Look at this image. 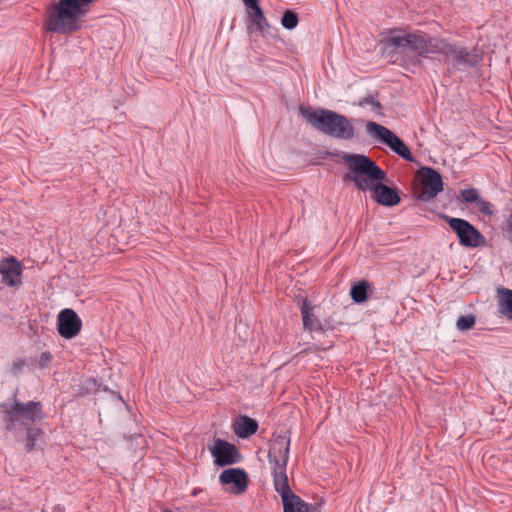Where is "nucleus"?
Wrapping results in <instances>:
<instances>
[{"label": "nucleus", "instance_id": "obj_1", "mask_svg": "<svg viewBox=\"0 0 512 512\" xmlns=\"http://www.w3.org/2000/svg\"><path fill=\"white\" fill-rule=\"evenodd\" d=\"M383 47L390 62L404 68L419 65L420 58L430 54L444 56L459 71L475 68L483 59V53L477 47L469 49L444 38L430 37L423 31L393 29L383 41Z\"/></svg>", "mask_w": 512, "mask_h": 512}, {"label": "nucleus", "instance_id": "obj_2", "mask_svg": "<svg viewBox=\"0 0 512 512\" xmlns=\"http://www.w3.org/2000/svg\"><path fill=\"white\" fill-rule=\"evenodd\" d=\"M343 159L348 165L345 182H353L360 191H370L372 199L382 206L392 207L400 203L397 190L383 184L387 175L376 162L362 154H345Z\"/></svg>", "mask_w": 512, "mask_h": 512}, {"label": "nucleus", "instance_id": "obj_3", "mask_svg": "<svg viewBox=\"0 0 512 512\" xmlns=\"http://www.w3.org/2000/svg\"><path fill=\"white\" fill-rule=\"evenodd\" d=\"M96 0H59L47 12L45 28L58 34H71L81 29L80 22Z\"/></svg>", "mask_w": 512, "mask_h": 512}, {"label": "nucleus", "instance_id": "obj_4", "mask_svg": "<svg viewBox=\"0 0 512 512\" xmlns=\"http://www.w3.org/2000/svg\"><path fill=\"white\" fill-rule=\"evenodd\" d=\"M300 112L314 129L324 135L346 141L355 137L352 121L345 115L322 108L313 110L301 107Z\"/></svg>", "mask_w": 512, "mask_h": 512}, {"label": "nucleus", "instance_id": "obj_5", "mask_svg": "<svg viewBox=\"0 0 512 512\" xmlns=\"http://www.w3.org/2000/svg\"><path fill=\"white\" fill-rule=\"evenodd\" d=\"M290 435L286 431L276 436L268 450V463L273 476V484L276 491L289 486L287 477V464L290 452Z\"/></svg>", "mask_w": 512, "mask_h": 512}, {"label": "nucleus", "instance_id": "obj_6", "mask_svg": "<svg viewBox=\"0 0 512 512\" xmlns=\"http://www.w3.org/2000/svg\"><path fill=\"white\" fill-rule=\"evenodd\" d=\"M3 421L7 430L12 431L18 427H29L42 419V404L37 401L23 403L17 399L11 405L4 404Z\"/></svg>", "mask_w": 512, "mask_h": 512}, {"label": "nucleus", "instance_id": "obj_7", "mask_svg": "<svg viewBox=\"0 0 512 512\" xmlns=\"http://www.w3.org/2000/svg\"><path fill=\"white\" fill-rule=\"evenodd\" d=\"M366 132L370 136L377 138L383 144L387 145L394 153L404 160L408 162L415 161V158L403 140L385 126L373 121H368L366 123Z\"/></svg>", "mask_w": 512, "mask_h": 512}, {"label": "nucleus", "instance_id": "obj_8", "mask_svg": "<svg viewBox=\"0 0 512 512\" xmlns=\"http://www.w3.org/2000/svg\"><path fill=\"white\" fill-rule=\"evenodd\" d=\"M450 228L456 233L462 246L476 248L486 243L485 237L470 222L461 218L443 216Z\"/></svg>", "mask_w": 512, "mask_h": 512}, {"label": "nucleus", "instance_id": "obj_9", "mask_svg": "<svg viewBox=\"0 0 512 512\" xmlns=\"http://www.w3.org/2000/svg\"><path fill=\"white\" fill-rule=\"evenodd\" d=\"M421 185L423 187L417 195L421 202H429L443 191L442 176L438 171L431 167H421L418 171Z\"/></svg>", "mask_w": 512, "mask_h": 512}, {"label": "nucleus", "instance_id": "obj_10", "mask_svg": "<svg viewBox=\"0 0 512 512\" xmlns=\"http://www.w3.org/2000/svg\"><path fill=\"white\" fill-rule=\"evenodd\" d=\"M210 452L215 458L214 462L217 466L233 465L241 460V454L236 446L222 439H217L214 442Z\"/></svg>", "mask_w": 512, "mask_h": 512}, {"label": "nucleus", "instance_id": "obj_11", "mask_svg": "<svg viewBox=\"0 0 512 512\" xmlns=\"http://www.w3.org/2000/svg\"><path fill=\"white\" fill-rule=\"evenodd\" d=\"M259 0H244L248 12L247 28L250 31H258L265 36L270 28V25L264 15L262 8L259 6Z\"/></svg>", "mask_w": 512, "mask_h": 512}, {"label": "nucleus", "instance_id": "obj_12", "mask_svg": "<svg viewBox=\"0 0 512 512\" xmlns=\"http://www.w3.org/2000/svg\"><path fill=\"white\" fill-rule=\"evenodd\" d=\"M23 268L21 263L15 257L4 258L0 261V274L2 282L7 286H20Z\"/></svg>", "mask_w": 512, "mask_h": 512}, {"label": "nucleus", "instance_id": "obj_13", "mask_svg": "<svg viewBox=\"0 0 512 512\" xmlns=\"http://www.w3.org/2000/svg\"><path fill=\"white\" fill-rule=\"evenodd\" d=\"M219 480L223 484H233L231 493L240 495L244 493L248 487L247 474L243 469L230 468L224 470L219 477Z\"/></svg>", "mask_w": 512, "mask_h": 512}, {"label": "nucleus", "instance_id": "obj_14", "mask_svg": "<svg viewBox=\"0 0 512 512\" xmlns=\"http://www.w3.org/2000/svg\"><path fill=\"white\" fill-rule=\"evenodd\" d=\"M282 499L284 512H308L309 507L299 496L294 494L289 486L277 491Z\"/></svg>", "mask_w": 512, "mask_h": 512}, {"label": "nucleus", "instance_id": "obj_15", "mask_svg": "<svg viewBox=\"0 0 512 512\" xmlns=\"http://www.w3.org/2000/svg\"><path fill=\"white\" fill-rule=\"evenodd\" d=\"M257 429V421L248 416H242L234 426L235 434L242 439H246L255 434Z\"/></svg>", "mask_w": 512, "mask_h": 512}, {"label": "nucleus", "instance_id": "obj_16", "mask_svg": "<svg viewBox=\"0 0 512 512\" xmlns=\"http://www.w3.org/2000/svg\"><path fill=\"white\" fill-rule=\"evenodd\" d=\"M372 290V284L366 280H361L351 287L350 296L355 303H363L367 300L368 292Z\"/></svg>", "mask_w": 512, "mask_h": 512}, {"label": "nucleus", "instance_id": "obj_17", "mask_svg": "<svg viewBox=\"0 0 512 512\" xmlns=\"http://www.w3.org/2000/svg\"><path fill=\"white\" fill-rule=\"evenodd\" d=\"M499 310L500 312L512 319V290H499Z\"/></svg>", "mask_w": 512, "mask_h": 512}, {"label": "nucleus", "instance_id": "obj_18", "mask_svg": "<svg viewBox=\"0 0 512 512\" xmlns=\"http://www.w3.org/2000/svg\"><path fill=\"white\" fill-rule=\"evenodd\" d=\"M81 327L82 322H58L57 330L62 337L71 339L79 334Z\"/></svg>", "mask_w": 512, "mask_h": 512}, {"label": "nucleus", "instance_id": "obj_19", "mask_svg": "<svg viewBox=\"0 0 512 512\" xmlns=\"http://www.w3.org/2000/svg\"><path fill=\"white\" fill-rule=\"evenodd\" d=\"M298 15L292 10H286L283 13L281 24L285 29L292 30L298 25Z\"/></svg>", "mask_w": 512, "mask_h": 512}, {"label": "nucleus", "instance_id": "obj_20", "mask_svg": "<svg viewBox=\"0 0 512 512\" xmlns=\"http://www.w3.org/2000/svg\"><path fill=\"white\" fill-rule=\"evenodd\" d=\"M303 329L313 333L312 338L315 340H319V337L325 330V328L321 325V322H303Z\"/></svg>", "mask_w": 512, "mask_h": 512}, {"label": "nucleus", "instance_id": "obj_21", "mask_svg": "<svg viewBox=\"0 0 512 512\" xmlns=\"http://www.w3.org/2000/svg\"><path fill=\"white\" fill-rule=\"evenodd\" d=\"M42 430L39 428L27 427V442L26 449L27 451L33 450L35 447L37 439L41 436Z\"/></svg>", "mask_w": 512, "mask_h": 512}, {"label": "nucleus", "instance_id": "obj_22", "mask_svg": "<svg viewBox=\"0 0 512 512\" xmlns=\"http://www.w3.org/2000/svg\"><path fill=\"white\" fill-rule=\"evenodd\" d=\"M462 201L465 203H477L481 198L476 188H468L461 191Z\"/></svg>", "mask_w": 512, "mask_h": 512}, {"label": "nucleus", "instance_id": "obj_23", "mask_svg": "<svg viewBox=\"0 0 512 512\" xmlns=\"http://www.w3.org/2000/svg\"><path fill=\"white\" fill-rule=\"evenodd\" d=\"M298 305L301 310L302 320H311L310 318L312 316L314 306L306 298L299 300Z\"/></svg>", "mask_w": 512, "mask_h": 512}, {"label": "nucleus", "instance_id": "obj_24", "mask_svg": "<svg viewBox=\"0 0 512 512\" xmlns=\"http://www.w3.org/2000/svg\"><path fill=\"white\" fill-rule=\"evenodd\" d=\"M53 360V356L49 351H44L35 359L34 363L39 369L47 368Z\"/></svg>", "mask_w": 512, "mask_h": 512}, {"label": "nucleus", "instance_id": "obj_25", "mask_svg": "<svg viewBox=\"0 0 512 512\" xmlns=\"http://www.w3.org/2000/svg\"><path fill=\"white\" fill-rule=\"evenodd\" d=\"M478 210L486 215V216H492L494 214V211L492 209V204L482 197L477 201L476 203Z\"/></svg>", "mask_w": 512, "mask_h": 512}, {"label": "nucleus", "instance_id": "obj_26", "mask_svg": "<svg viewBox=\"0 0 512 512\" xmlns=\"http://www.w3.org/2000/svg\"><path fill=\"white\" fill-rule=\"evenodd\" d=\"M359 105L360 106L371 105L372 110L375 112H380V110L382 109L381 103L372 96H367V97L362 98L359 101Z\"/></svg>", "mask_w": 512, "mask_h": 512}, {"label": "nucleus", "instance_id": "obj_27", "mask_svg": "<svg viewBox=\"0 0 512 512\" xmlns=\"http://www.w3.org/2000/svg\"><path fill=\"white\" fill-rule=\"evenodd\" d=\"M56 320H80V319H79L77 313L73 309L65 308L58 313Z\"/></svg>", "mask_w": 512, "mask_h": 512}, {"label": "nucleus", "instance_id": "obj_28", "mask_svg": "<svg viewBox=\"0 0 512 512\" xmlns=\"http://www.w3.org/2000/svg\"><path fill=\"white\" fill-rule=\"evenodd\" d=\"M502 230L507 233L509 241L512 243V212L506 218Z\"/></svg>", "mask_w": 512, "mask_h": 512}, {"label": "nucleus", "instance_id": "obj_29", "mask_svg": "<svg viewBox=\"0 0 512 512\" xmlns=\"http://www.w3.org/2000/svg\"><path fill=\"white\" fill-rule=\"evenodd\" d=\"M475 322H456V327L459 331L465 332L474 327Z\"/></svg>", "mask_w": 512, "mask_h": 512}, {"label": "nucleus", "instance_id": "obj_30", "mask_svg": "<svg viewBox=\"0 0 512 512\" xmlns=\"http://www.w3.org/2000/svg\"><path fill=\"white\" fill-rule=\"evenodd\" d=\"M457 320H461V321H464V320H475V317L473 315H461L458 317Z\"/></svg>", "mask_w": 512, "mask_h": 512}, {"label": "nucleus", "instance_id": "obj_31", "mask_svg": "<svg viewBox=\"0 0 512 512\" xmlns=\"http://www.w3.org/2000/svg\"><path fill=\"white\" fill-rule=\"evenodd\" d=\"M23 365H24V361H23V360H18V361H16V362H14V364H13V368H14V370H18V369H20Z\"/></svg>", "mask_w": 512, "mask_h": 512}]
</instances>
